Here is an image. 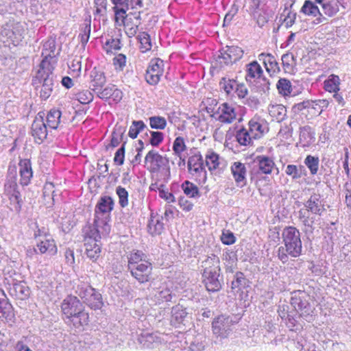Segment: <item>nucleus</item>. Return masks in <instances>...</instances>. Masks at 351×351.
<instances>
[{"label":"nucleus","instance_id":"obj_48","mask_svg":"<svg viewBox=\"0 0 351 351\" xmlns=\"http://www.w3.org/2000/svg\"><path fill=\"white\" fill-rule=\"evenodd\" d=\"M87 256L93 261H95L100 256L101 247L98 243H84Z\"/></svg>","mask_w":351,"mask_h":351},{"label":"nucleus","instance_id":"obj_49","mask_svg":"<svg viewBox=\"0 0 351 351\" xmlns=\"http://www.w3.org/2000/svg\"><path fill=\"white\" fill-rule=\"evenodd\" d=\"M282 63L287 73H293L296 66V58L292 53H285L282 56Z\"/></svg>","mask_w":351,"mask_h":351},{"label":"nucleus","instance_id":"obj_2","mask_svg":"<svg viewBox=\"0 0 351 351\" xmlns=\"http://www.w3.org/2000/svg\"><path fill=\"white\" fill-rule=\"evenodd\" d=\"M305 209H300L298 211V218L304 226L306 233H312L315 221V216H311L310 213L314 215L321 216L326 211L324 203L319 194L313 193L310 198L304 203Z\"/></svg>","mask_w":351,"mask_h":351},{"label":"nucleus","instance_id":"obj_26","mask_svg":"<svg viewBox=\"0 0 351 351\" xmlns=\"http://www.w3.org/2000/svg\"><path fill=\"white\" fill-rule=\"evenodd\" d=\"M19 166L21 176L20 183L21 185L27 186L33 177L31 161L29 159H22L20 160Z\"/></svg>","mask_w":351,"mask_h":351},{"label":"nucleus","instance_id":"obj_20","mask_svg":"<svg viewBox=\"0 0 351 351\" xmlns=\"http://www.w3.org/2000/svg\"><path fill=\"white\" fill-rule=\"evenodd\" d=\"M215 114L217 116L216 119L223 123H231L237 117L235 108L228 103L221 104Z\"/></svg>","mask_w":351,"mask_h":351},{"label":"nucleus","instance_id":"obj_17","mask_svg":"<svg viewBox=\"0 0 351 351\" xmlns=\"http://www.w3.org/2000/svg\"><path fill=\"white\" fill-rule=\"evenodd\" d=\"M308 298L304 292L295 291L291 298V304L297 311L300 312L301 315H308L312 310Z\"/></svg>","mask_w":351,"mask_h":351},{"label":"nucleus","instance_id":"obj_51","mask_svg":"<svg viewBox=\"0 0 351 351\" xmlns=\"http://www.w3.org/2000/svg\"><path fill=\"white\" fill-rule=\"evenodd\" d=\"M145 129L147 130V127L143 121H133L129 129L128 136L131 138H136L138 134Z\"/></svg>","mask_w":351,"mask_h":351},{"label":"nucleus","instance_id":"obj_37","mask_svg":"<svg viewBox=\"0 0 351 351\" xmlns=\"http://www.w3.org/2000/svg\"><path fill=\"white\" fill-rule=\"evenodd\" d=\"M163 217L162 216H154L151 215L150 219L147 225L148 232L152 236L159 235L164 230V223H162Z\"/></svg>","mask_w":351,"mask_h":351},{"label":"nucleus","instance_id":"obj_21","mask_svg":"<svg viewBox=\"0 0 351 351\" xmlns=\"http://www.w3.org/2000/svg\"><path fill=\"white\" fill-rule=\"evenodd\" d=\"M231 173L238 187L242 188L247 184V169L241 162H234L230 167Z\"/></svg>","mask_w":351,"mask_h":351},{"label":"nucleus","instance_id":"obj_3","mask_svg":"<svg viewBox=\"0 0 351 351\" xmlns=\"http://www.w3.org/2000/svg\"><path fill=\"white\" fill-rule=\"evenodd\" d=\"M74 292L90 308L100 309L104 305L101 294L92 287L86 277H81L73 281Z\"/></svg>","mask_w":351,"mask_h":351},{"label":"nucleus","instance_id":"obj_8","mask_svg":"<svg viewBox=\"0 0 351 351\" xmlns=\"http://www.w3.org/2000/svg\"><path fill=\"white\" fill-rule=\"evenodd\" d=\"M8 173L10 176L12 175V178L5 182V189L9 195L12 209L19 213L21 209L22 199L16 182V167L15 165L9 166Z\"/></svg>","mask_w":351,"mask_h":351},{"label":"nucleus","instance_id":"obj_45","mask_svg":"<svg viewBox=\"0 0 351 351\" xmlns=\"http://www.w3.org/2000/svg\"><path fill=\"white\" fill-rule=\"evenodd\" d=\"M125 127L116 125L112 133V138L110 141V146L112 147H117L121 142H123L124 134L125 132Z\"/></svg>","mask_w":351,"mask_h":351},{"label":"nucleus","instance_id":"obj_47","mask_svg":"<svg viewBox=\"0 0 351 351\" xmlns=\"http://www.w3.org/2000/svg\"><path fill=\"white\" fill-rule=\"evenodd\" d=\"M171 298L172 291L168 287H160L154 293L155 301L158 304L171 301Z\"/></svg>","mask_w":351,"mask_h":351},{"label":"nucleus","instance_id":"obj_15","mask_svg":"<svg viewBox=\"0 0 351 351\" xmlns=\"http://www.w3.org/2000/svg\"><path fill=\"white\" fill-rule=\"evenodd\" d=\"M130 272L132 276L138 282L145 283L149 280L152 275V265L149 261H144L143 263L130 265L128 269Z\"/></svg>","mask_w":351,"mask_h":351},{"label":"nucleus","instance_id":"obj_57","mask_svg":"<svg viewBox=\"0 0 351 351\" xmlns=\"http://www.w3.org/2000/svg\"><path fill=\"white\" fill-rule=\"evenodd\" d=\"M149 125L152 129L164 130L167 126V121L165 117L153 116L149 118Z\"/></svg>","mask_w":351,"mask_h":351},{"label":"nucleus","instance_id":"obj_6","mask_svg":"<svg viewBox=\"0 0 351 351\" xmlns=\"http://www.w3.org/2000/svg\"><path fill=\"white\" fill-rule=\"evenodd\" d=\"M54 68L49 65L47 61H42L40 64L36 77L43 82L40 96L43 100L47 99L51 95L55 84V78L53 71Z\"/></svg>","mask_w":351,"mask_h":351},{"label":"nucleus","instance_id":"obj_12","mask_svg":"<svg viewBox=\"0 0 351 351\" xmlns=\"http://www.w3.org/2000/svg\"><path fill=\"white\" fill-rule=\"evenodd\" d=\"M145 163L147 165V169L154 173H158L161 169L169 167V158L160 155L154 149L150 150L145 156Z\"/></svg>","mask_w":351,"mask_h":351},{"label":"nucleus","instance_id":"obj_16","mask_svg":"<svg viewBox=\"0 0 351 351\" xmlns=\"http://www.w3.org/2000/svg\"><path fill=\"white\" fill-rule=\"evenodd\" d=\"M44 115L43 112H39L32 124L31 134L38 144L42 143L47 136V125L43 120Z\"/></svg>","mask_w":351,"mask_h":351},{"label":"nucleus","instance_id":"obj_34","mask_svg":"<svg viewBox=\"0 0 351 351\" xmlns=\"http://www.w3.org/2000/svg\"><path fill=\"white\" fill-rule=\"evenodd\" d=\"M84 243H98L101 239V235H107L103 234L101 227L97 226L95 223L93 226H87L84 229Z\"/></svg>","mask_w":351,"mask_h":351},{"label":"nucleus","instance_id":"obj_18","mask_svg":"<svg viewBox=\"0 0 351 351\" xmlns=\"http://www.w3.org/2000/svg\"><path fill=\"white\" fill-rule=\"evenodd\" d=\"M61 309L66 317L79 314L84 310L80 300L73 295H68L62 302Z\"/></svg>","mask_w":351,"mask_h":351},{"label":"nucleus","instance_id":"obj_59","mask_svg":"<svg viewBox=\"0 0 351 351\" xmlns=\"http://www.w3.org/2000/svg\"><path fill=\"white\" fill-rule=\"evenodd\" d=\"M116 194L119 197V204L121 208L128 206V192L121 186L116 188Z\"/></svg>","mask_w":351,"mask_h":351},{"label":"nucleus","instance_id":"obj_56","mask_svg":"<svg viewBox=\"0 0 351 351\" xmlns=\"http://www.w3.org/2000/svg\"><path fill=\"white\" fill-rule=\"evenodd\" d=\"M319 160L317 156L308 155L304 159V164L310 170L312 175H315L318 171Z\"/></svg>","mask_w":351,"mask_h":351},{"label":"nucleus","instance_id":"obj_10","mask_svg":"<svg viewBox=\"0 0 351 351\" xmlns=\"http://www.w3.org/2000/svg\"><path fill=\"white\" fill-rule=\"evenodd\" d=\"M189 173L199 184H204L207 180V173L204 167L202 156L199 154L190 156L187 162Z\"/></svg>","mask_w":351,"mask_h":351},{"label":"nucleus","instance_id":"obj_13","mask_svg":"<svg viewBox=\"0 0 351 351\" xmlns=\"http://www.w3.org/2000/svg\"><path fill=\"white\" fill-rule=\"evenodd\" d=\"M267 0H252L250 10L258 25H263L271 16L272 12L267 6Z\"/></svg>","mask_w":351,"mask_h":351},{"label":"nucleus","instance_id":"obj_46","mask_svg":"<svg viewBox=\"0 0 351 351\" xmlns=\"http://www.w3.org/2000/svg\"><path fill=\"white\" fill-rule=\"evenodd\" d=\"M68 319V322H71L75 328H80L84 325L88 324V314L82 311L79 314L69 316L66 317Z\"/></svg>","mask_w":351,"mask_h":351},{"label":"nucleus","instance_id":"obj_55","mask_svg":"<svg viewBox=\"0 0 351 351\" xmlns=\"http://www.w3.org/2000/svg\"><path fill=\"white\" fill-rule=\"evenodd\" d=\"M276 87L278 93L283 96L289 95L292 90L291 82L285 78L280 79Z\"/></svg>","mask_w":351,"mask_h":351},{"label":"nucleus","instance_id":"obj_64","mask_svg":"<svg viewBox=\"0 0 351 351\" xmlns=\"http://www.w3.org/2000/svg\"><path fill=\"white\" fill-rule=\"evenodd\" d=\"M19 276L14 271L5 270L3 278V283L7 287H10L14 283H16L18 280L14 277Z\"/></svg>","mask_w":351,"mask_h":351},{"label":"nucleus","instance_id":"obj_23","mask_svg":"<svg viewBox=\"0 0 351 351\" xmlns=\"http://www.w3.org/2000/svg\"><path fill=\"white\" fill-rule=\"evenodd\" d=\"M248 130L251 133V137L257 139L261 138L267 131L266 122L260 117H254L248 123Z\"/></svg>","mask_w":351,"mask_h":351},{"label":"nucleus","instance_id":"obj_11","mask_svg":"<svg viewBox=\"0 0 351 351\" xmlns=\"http://www.w3.org/2000/svg\"><path fill=\"white\" fill-rule=\"evenodd\" d=\"M243 53V50L238 46H226L220 51V55L216 60V64L220 68L231 65L241 59Z\"/></svg>","mask_w":351,"mask_h":351},{"label":"nucleus","instance_id":"obj_54","mask_svg":"<svg viewBox=\"0 0 351 351\" xmlns=\"http://www.w3.org/2000/svg\"><path fill=\"white\" fill-rule=\"evenodd\" d=\"M296 16L297 14L295 12H292L287 8H285L280 16V20L283 21V23L285 24V27L288 28L294 24Z\"/></svg>","mask_w":351,"mask_h":351},{"label":"nucleus","instance_id":"obj_38","mask_svg":"<svg viewBox=\"0 0 351 351\" xmlns=\"http://www.w3.org/2000/svg\"><path fill=\"white\" fill-rule=\"evenodd\" d=\"M340 7L344 8L343 3L340 0H327L322 8L326 15L333 16L339 11Z\"/></svg>","mask_w":351,"mask_h":351},{"label":"nucleus","instance_id":"obj_50","mask_svg":"<svg viewBox=\"0 0 351 351\" xmlns=\"http://www.w3.org/2000/svg\"><path fill=\"white\" fill-rule=\"evenodd\" d=\"M146 258V255L141 251L136 250L132 252L128 256V269L130 267L131 265L134 266V265L141 264L144 261H147Z\"/></svg>","mask_w":351,"mask_h":351},{"label":"nucleus","instance_id":"obj_42","mask_svg":"<svg viewBox=\"0 0 351 351\" xmlns=\"http://www.w3.org/2000/svg\"><path fill=\"white\" fill-rule=\"evenodd\" d=\"M238 82L234 79L223 77L219 82V87L228 96L233 97L237 86Z\"/></svg>","mask_w":351,"mask_h":351},{"label":"nucleus","instance_id":"obj_22","mask_svg":"<svg viewBox=\"0 0 351 351\" xmlns=\"http://www.w3.org/2000/svg\"><path fill=\"white\" fill-rule=\"evenodd\" d=\"M56 45L55 39L51 38L44 43L42 50V56L43 57L42 61L46 60L52 68L55 67V64L57 62L56 59Z\"/></svg>","mask_w":351,"mask_h":351},{"label":"nucleus","instance_id":"obj_63","mask_svg":"<svg viewBox=\"0 0 351 351\" xmlns=\"http://www.w3.org/2000/svg\"><path fill=\"white\" fill-rule=\"evenodd\" d=\"M121 48V40L118 38H110L106 41L104 49L106 53H112L113 50H119Z\"/></svg>","mask_w":351,"mask_h":351},{"label":"nucleus","instance_id":"obj_9","mask_svg":"<svg viewBox=\"0 0 351 351\" xmlns=\"http://www.w3.org/2000/svg\"><path fill=\"white\" fill-rule=\"evenodd\" d=\"M25 29L20 23L10 22L3 25L0 34L3 42L10 41L14 45H18L24 38Z\"/></svg>","mask_w":351,"mask_h":351},{"label":"nucleus","instance_id":"obj_36","mask_svg":"<svg viewBox=\"0 0 351 351\" xmlns=\"http://www.w3.org/2000/svg\"><path fill=\"white\" fill-rule=\"evenodd\" d=\"M258 60L263 62L266 71L271 75L280 71L278 63L275 57L271 54L262 53L259 54Z\"/></svg>","mask_w":351,"mask_h":351},{"label":"nucleus","instance_id":"obj_32","mask_svg":"<svg viewBox=\"0 0 351 351\" xmlns=\"http://www.w3.org/2000/svg\"><path fill=\"white\" fill-rule=\"evenodd\" d=\"M90 88L94 93L101 90L106 82V78L103 71L94 68L90 73Z\"/></svg>","mask_w":351,"mask_h":351},{"label":"nucleus","instance_id":"obj_53","mask_svg":"<svg viewBox=\"0 0 351 351\" xmlns=\"http://www.w3.org/2000/svg\"><path fill=\"white\" fill-rule=\"evenodd\" d=\"M184 193L189 197H196L199 196L197 186L189 180H185L181 185Z\"/></svg>","mask_w":351,"mask_h":351},{"label":"nucleus","instance_id":"obj_4","mask_svg":"<svg viewBox=\"0 0 351 351\" xmlns=\"http://www.w3.org/2000/svg\"><path fill=\"white\" fill-rule=\"evenodd\" d=\"M113 199L108 195L101 196L99 199L95 210V223L101 227L103 234H109L110 226L109 221L110 213L114 208Z\"/></svg>","mask_w":351,"mask_h":351},{"label":"nucleus","instance_id":"obj_44","mask_svg":"<svg viewBox=\"0 0 351 351\" xmlns=\"http://www.w3.org/2000/svg\"><path fill=\"white\" fill-rule=\"evenodd\" d=\"M236 139L241 145L250 146L252 145L254 138L251 137L247 128H241L236 133Z\"/></svg>","mask_w":351,"mask_h":351},{"label":"nucleus","instance_id":"obj_14","mask_svg":"<svg viewBox=\"0 0 351 351\" xmlns=\"http://www.w3.org/2000/svg\"><path fill=\"white\" fill-rule=\"evenodd\" d=\"M164 72V62L160 58L152 59L145 73V80L150 85H156Z\"/></svg>","mask_w":351,"mask_h":351},{"label":"nucleus","instance_id":"obj_60","mask_svg":"<svg viewBox=\"0 0 351 351\" xmlns=\"http://www.w3.org/2000/svg\"><path fill=\"white\" fill-rule=\"evenodd\" d=\"M138 25L139 23H134L132 19L130 18L125 21L123 25L125 27V32L128 37L132 38L136 34L138 29Z\"/></svg>","mask_w":351,"mask_h":351},{"label":"nucleus","instance_id":"obj_28","mask_svg":"<svg viewBox=\"0 0 351 351\" xmlns=\"http://www.w3.org/2000/svg\"><path fill=\"white\" fill-rule=\"evenodd\" d=\"M220 273L202 274V282L209 292H216L221 288V284L219 279Z\"/></svg>","mask_w":351,"mask_h":351},{"label":"nucleus","instance_id":"obj_7","mask_svg":"<svg viewBox=\"0 0 351 351\" xmlns=\"http://www.w3.org/2000/svg\"><path fill=\"white\" fill-rule=\"evenodd\" d=\"M239 319L234 315L218 316L212 323L213 334L221 339L227 338L232 333L233 326L238 322Z\"/></svg>","mask_w":351,"mask_h":351},{"label":"nucleus","instance_id":"obj_58","mask_svg":"<svg viewBox=\"0 0 351 351\" xmlns=\"http://www.w3.org/2000/svg\"><path fill=\"white\" fill-rule=\"evenodd\" d=\"M186 149L184 140L182 137H176L173 144V151L174 154L181 158V154Z\"/></svg>","mask_w":351,"mask_h":351},{"label":"nucleus","instance_id":"obj_30","mask_svg":"<svg viewBox=\"0 0 351 351\" xmlns=\"http://www.w3.org/2000/svg\"><path fill=\"white\" fill-rule=\"evenodd\" d=\"M220 261L218 256L212 254L202 262V274L220 273Z\"/></svg>","mask_w":351,"mask_h":351},{"label":"nucleus","instance_id":"obj_31","mask_svg":"<svg viewBox=\"0 0 351 351\" xmlns=\"http://www.w3.org/2000/svg\"><path fill=\"white\" fill-rule=\"evenodd\" d=\"M315 141V130L309 125L300 128L299 143L302 147H310Z\"/></svg>","mask_w":351,"mask_h":351},{"label":"nucleus","instance_id":"obj_43","mask_svg":"<svg viewBox=\"0 0 351 351\" xmlns=\"http://www.w3.org/2000/svg\"><path fill=\"white\" fill-rule=\"evenodd\" d=\"M285 173L292 180H296L306 176L305 167L302 165H288L285 169Z\"/></svg>","mask_w":351,"mask_h":351},{"label":"nucleus","instance_id":"obj_35","mask_svg":"<svg viewBox=\"0 0 351 351\" xmlns=\"http://www.w3.org/2000/svg\"><path fill=\"white\" fill-rule=\"evenodd\" d=\"M300 12L309 16L315 17L318 16V18L316 19L317 21V23H322L324 21V20H325V18L320 12L318 6L314 2L310 0H306L304 1L302 7L301 8Z\"/></svg>","mask_w":351,"mask_h":351},{"label":"nucleus","instance_id":"obj_39","mask_svg":"<svg viewBox=\"0 0 351 351\" xmlns=\"http://www.w3.org/2000/svg\"><path fill=\"white\" fill-rule=\"evenodd\" d=\"M138 341L143 348H152L159 342V338L156 334L145 332L138 335Z\"/></svg>","mask_w":351,"mask_h":351},{"label":"nucleus","instance_id":"obj_19","mask_svg":"<svg viewBox=\"0 0 351 351\" xmlns=\"http://www.w3.org/2000/svg\"><path fill=\"white\" fill-rule=\"evenodd\" d=\"M275 167L274 160L267 156H258L254 160V173L270 174Z\"/></svg>","mask_w":351,"mask_h":351},{"label":"nucleus","instance_id":"obj_61","mask_svg":"<svg viewBox=\"0 0 351 351\" xmlns=\"http://www.w3.org/2000/svg\"><path fill=\"white\" fill-rule=\"evenodd\" d=\"M129 8H114V20L115 23L119 25H123L125 21L128 19L127 18L126 12L128 11Z\"/></svg>","mask_w":351,"mask_h":351},{"label":"nucleus","instance_id":"obj_5","mask_svg":"<svg viewBox=\"0 0 351 351\" xmlns=\"http://www.w3.org/2000/svg\"><path fill=\"white\" fill-rule=\"evenodd\" d=\"M245 80L247 82L255 86L261 93H265L269 90L270 82L263 76V71L257 61L246 64Z\"/></svg>","mask_w":351,"mask_h":351},{"label":"nucleus","instance_id":"obj_62","mask_svg":"<svg viewBox=\"0 0 351 351\" xmlns=\"http://www.w3.org/2000/svg\"><path fill=\"white\" fill-rule=\"evenodd\" d=\"M80 34L79 37L80 38V40L82 44L86 45L89 39L90 34V21H86L84 24L82 25L80 29Z\"/></svg>","mask_w":351,"mask_h":351},{"label":"nucleus","instance_id":"obj_29","mask_svg":"<svg viewBox=\"0 0 351 351\" xmlns=\"http://www.w3.org/2000/svg\"><path fill=\"white\" fill-rule=\"evenodd\" d=\"M188 313L182 306L178 304L171 309V323L175 327H180V325H185L187 322Z\"/></svg>","mask_w":351,"mask_h":351},{"label":"nucleus","instance_id":"obj_27","mask_svg":"<svg viewBox=\"0 0 351 351\" xmlns=\"http://www.w3.org/2000/svg\"><path fill=\"white\" fill-rule=\"evenodd\" d=\"M45 237L43 240L38 243L36 247L34 248V251L41 254L47 253L49 256L56 255L58 249L55 241L51 238H48L45 234Z\"/></svg>","mask_w":351,"mask_h":351},{"label":"nucleus","instance_id":"obj_33","mask_svg":"<svg viewBox=\"0 0 351 351\" xmlns=\"http://www.w3.org/2000/svg\"><path fill=\"white\" fill-rule=\"evenodd\" d=\"M7 289L12 297L19 300H25L29 295V289L25 282L18 280Z\"/></svg>","mask_w":351,"mask_h":351},{"label":"nucleus","instance_id":"obj_40","mask_svg":"<svg viewBox=\"0 0 351 351\" xmlns=\"http://www.w3.org/2000/svg\"><path fill=\"white\" fill-rule=\"evenodd\" d=\"M269 114L277 122H281L287 117V109L282 104L269 105L268 108Z\"/></svg>","mask_w":351,"mask_h":351},{"label":"nucleus","instance_id":"obj_52","mask_svg":"<svg viewBox=\"0 0 351 351\" xmlns=\"http://www.w3.org/2000/svg\"><path fill=\"white\" fill-rule=\"evenodd\" d=\"M137 39L140 43V49L141 52L145 53L152 49V42L150 36L145 32H140L137 36Z\"/></svg>","mask_w":351,"mask_h":351},{"label":"nucleus","instance_id":"obj_1","mask_svg":"<svg viewBox=\"0 0 351 351\" xmlns=\"http://www.w3.org/2000/svg\"><path fill=\"white\" fill-rule=\"evenodd\" d=\"M282 243L278 250V257L283 263L289 261V256L298 258L302 254V243L300 231L293 226L285 227L282 232Z\"/></svg>","mask_w":351,"mask_h":351},{"label":"nucleus","instance_id":"obj_24","mask_svg":"<svg viewBox=\"0 0 351 351\" xmlns=\"http://www.w3.org/2000/svg\"><path fill=\"white\" fill-rule=\"evenodd\" d=\"M328 106V101L324 99L306 100L298 104V109H308L315 115H319Z\"/></svg>","mask_w":351,"mask_h":351},{"label":"nucleus","instance_id":"obj_41","mask_svg":"<svg viewBox=\"0 0 351 351\" xmlns=\"http://www.w3.org/2000/svg\"><path fill=\"white\" fill-rule=\"evenodd\" d=\"M62 112L60 110L53 108L47 114L46 119L49 128L56 130L61 123Z\"/></svg>","mask_w":351,"mask_h":351},{"label":"nucleus","instance_id":"obj_25","mask_svg":"<svg viewBox=\"0 0 351 351\" xmlns=\"http://www.w3.org/2000/svg\"><path fill=\"white\" fill-rule=\"evenodd\" d=\"M206 165L210 171H217L220 172L224 167L223 159L212 150H208L205 156Z\"/></svg>","mask_w":351,"mask_h":351}]
</instances>
